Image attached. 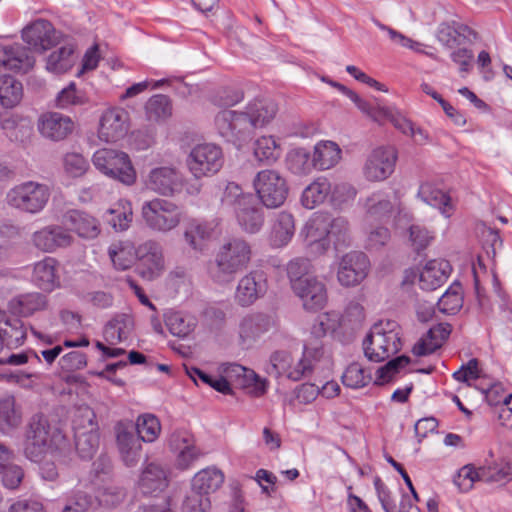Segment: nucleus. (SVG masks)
<instances>
[{
    "label": "nucleus",
    "mask_w": 512,
    "mask_h": 512,
    "mask_svg": "<svg viewBox=\"0 0 512 512\" xmlns=\"http://www.w3.org/2000/svg\"><path fill=\"white\" fill-rule=\"evenodd\" d=\"M66 446V437L61 429L52 426L43 414H35L29 420L24 443L25 456L40 462L47 453L61 451Z\"/></svg>",
    "instance_id": "nucleus-1"
},
{
    "label": "nucleus",
    "mask_w": 512,
    "mask_h": 512,
    "mask_svg": "<svg viewBox=\"0 0 512 512\" xmlns=\"http://www.w3.org/2000/svg\"><path fill=\"white\" fill-rule=\"evenodd\" d=\"M402 342L395 321L375 323L363 340L365 357L375 363L382 362L401 350Z\"/></svg>",
    "instance_id": "nucleus-2"
},
{
    "label": "nucleus",
    "mask_w": 512,
    "mask_h": 512,
    "mask_svg": "<svg viewBox=\"0 0 512 512\" xmlns=\"http://www.w3.org/2000/svg\"><path fill=\"white\" fill-rule=\"evenodd\" d=\"M250 259L249 243L241 238L230 239L216 255L212 276L219 283L229 282L238 271L248 265Z\"/></svg>",
    "instance_id": "nucleus-3"
},
{
    "label": "nucleus",
    "mask_w": 512,
    "mask_h": 512,
    "mask_svg": "<svg viewBox=\"0 0 512 512\" xmlns=\"http://www.w3.org/2000/svg\"><path fill=\"white\" fill-rule=\"evenodd\" d=\"M223 201L233 206L237 222L245 232L255 234L261 230L264 224L263 210L252 194H244L240 186L229 183Z\"/></svg>",
    "instance_id": "nucleus-4"
},
{
    "label": "nucleus",
    "mask_w": 512,
    "mask_h": 512,
    "mask_svg": "<svg viewBox=\"0 0 512 512\" xmlns=\"http://www.w3.org/2000/svg\"><path fill=\"white\" fill-rule=\"evenodd\" d=\"M182 214V209L176 203L162 198L145 201L141 208L145 226L159 233H167L178 227Z\"/></svg>",
    "instance_id": "nucleus-5"
},
{
    "label": "nucleus",
    "mask_w": 512,
    "mask_h": 512,
    "mask_svg": "<svg viewBox=\"0 0 512 512\" xmlns=\"http://www.w3.org/2000/svg\"><path fill=\"white\" fill-rule=\"evenodd\" d=\"M92 161L100 172L125 185H132L136 181L135 169L125 152L99 149L94 153Z\"/></svg>",
    "instance_id": "nucleus-6"
},
{
    "label": "nucleus",
    "mask_w": 512,
    "mask_h": 512,
    "mask_svg": "<svg viewBox=\"0 0 512 512\" xmlns=\"http://www.w3.org/2000/svg\"><path fill=\"white\" fill-rule=\"evenodd\" d=\"M49 198L50 191L48 187L34 181L16 185L6 195L9 206L30 214L42 211Z\"/></svg>",
    "instance_id": "nucleus-7"
},
{
    "label": "nucleus",
    "mask_w": 512,
    "mask_h": 512,
    "mask_svg": "<svg viewBox=\"0 0 512 512\" xmlns=\"http://www.w3.org/2000/svg\"><path fill=\"white\" fill-rule=\"evenodd\" d=\"M253 185L259 200L267 208H278L287 199L289 192L287 181L277 170L259 171L253 180Z\"/></svg>",
    "instance_id": "nucleus-8"
},
{
    "label": "nucleus",
    "mask_w": 512,
    "mask_h": 512,
    "mask_svg": "<svg viewBox=\"0 0 512 512\" xmlns=\"http://www.w3.org/2000/svg\"><path fill=\"white\" fill-rule=\"evenodd\" d=\"M223 162L221 148L212 143L197 144L191 149L186 159L187 167L196 179L216 174Z\"/></svg>",
    "instance_id": "nucleus-9"
},
{
    "label": "nucleus",
    "mask_w": 512,
    "mask_h": 512,
    "mask_svg": "<svg viewBox=\"0 0 512 512\" xmlns=\"http://www.w3.org/2000/svg\"><path fill=\"white\" fill-rule=\"evenodd\" d=\"M215 126L218 133L228 142L242 143L248 140L253 132L251 122L245 110L238 112L224 109L215 117Z\"/></svg>",
    "instance_id": "nucleus-10"
},
{
    "label": "nucleus",
    "mask_w": 512,
    "mask_h": 512,
    "mask_svg": "<svg viewBox=\"0 0 512 512\" xmlns=\"http://www.w3.org/2000/svg\"><path fill=\"white\" fill-rule=\"evenodd\" d=\"M117 449L120 458L127 467H134L142 458L141 439L135 433L132 420L123 419L114 425Z\"/></svg>",
    "instance_id": "nucleus-11"
},
{
    "label": "nucleus",
    "mask_w": 512,
    "mask_h": 512,
    "mask_svg": "<svg viewBox=\"0 0 512 512\" xmlns=\"http://www.w3.org/2000/svg\"><path fill=\"white\" fill-rule=\"evenodd\" d=\"M138 260L137 273L146 280H154L164 270L163 249L160 243L155 240H148L135 250Z\"/></svg>",
    "instance_id": "nucleus-12"
},
{
    "label": "nucleus",
    "mask_w": 512,
    "mask_h": 512,
    "mask_svg": "<svg viewBox=\"0 0 512 512\" xmlns=\"http://www.w3.org/2000/svg\"><path fill=\"white\" fill-rule=\"evenodd\" d=\"M397 151L392 146L377 147L368 155L363 167V173L369 181H383L395 169Z\"/></svg>",
    "instance_id": "nucleus-13"
},
{
    "label": "nucleus",
    "mask_w": 512,
    "mask_h": 512,
    "mask_svg": "<svg viewBox=\"0 0 512 512\" xmlns=\"http://www.w3.org/2000/svg\"><path fill=\"white\" fill-rule=\"evenodd\" d=\"M370 262L365 253L351 251L342 256L337 279L342 286L352 287L360 284L368 275Z\"/></svg>",
    "instance_id": "nucleus-14"
},
{
    "label": "nucleus",
    "mask_w": 512,
    "mask_h": 512,
    "mask_svg": "<svg viewBox=\"0 0 512 512\" xmlns=\"http://www.w3.org/2000/svg\"><path fill=\"white\" fill-rule=\"evenodd\" d=\"M292 290L300 298L302 306L306 311L316 312L323 309L327 304L326 286L316 277L298 280Z\"/></svg>",
    "instance_id": "nucleus-15"
},
{
    "label": "nucleus",
    "mask_w": 512,
    "mask_h": 512,
    "mask_svg": "<svg viewBox=\"0 0 512 512\" xmlns=\"http://www.w3.org/2000/svg\"><path fill=\"white\" fill-rule=\"evenodd\" d=\"M22 39L35 50L42 52L56 45L59 36L48 20L37 19L23 29Z\"/></svg>",
    "instance_id": "nucleus-16"
},
{
    "label": "nucleus",
    "mask_w": 512,
    "mask_h": 512,
    "mask_svg": "<svg viewBox=\"0 0 512 512\" xmlns=\"http://www.w3.org/2000/svg\"><path fill=\"white\" fill-rule=\"evenodd\" d=\"M267 278L263 271H251L238 283L235 298L239 305L249 306L267 292Z\"/></svg>",
    "instance_id": "nucleus-17"
},
{
    "label": "nucleus",
    "mask_w": 512,
    "mask_h": 512,
    "mask_svg": "<svg viewBox=\"0 0 512 512\" xmlns=\"http://www.w3.org/2000/svg\"><path fill=\"white\" fill-rule=\"evenodd\" d=\"M301 234L313 252L325 253L330 248L328 215L318 214L310 218Z\"/></svg>",
    "instance_id": "nucleus-18"
},
{
    "label": "nucleus",
    "mask_w": 512,
    "mask_h": 512,
    "mask_svg": "<svg viewBox=\"0 0 512 512\" xmlns=\"http://www.w3.org/2000/svg\"><path fill=\"white\" fill-rule=\"evenodd\" d=\"M292 358L289 352L284 350L275 351L270 356V363L267 367V373L278 378L285 374L287 378L293 381H299L306 374L311 372V365L305 361H299L292 367Z\"/></svg>",
    "instance_id": "nucleus-19"
},
{
    "label": "nucleus",
    "mask_w": 512,
    "mask_h": 512,
    "mask_svg": "<svg viewBox=\"0 0 512 512\" xmlns=\"http://www.w3.org/2000/svg\"><path fill=\"white\" fill-rule=\"evenodd\" d=\"M73 237L63 226L49 225L32 235L33 245L43 252H53L57 248L68 247Z\"/></svg>",
    "instance_id": "nucleus-20"
},
{
    "label": "nucleus",
    "mask_w": 512,
    "mask_h": 512,
    "mask_svg": "<svg viewBox=\"0 0 512 512\" xmlns=\"http://www.w3.org/2000/svg\"><path fill=\"white\" fill-rule=\"evenodd\" d=\"M128 113L120 108L105 111L100 120L99 137L106 142H117L128 131Z\"/></svg>",
    "instance_id": "nucleus-21"
},
{
    "label": "nucleus",
    "mask_w": 512,
    "mask_h": 512,
    "mask_svg": "<svg viewBox=\"0 0 512 512\" xmlns=\"http://www.w3.org/2000/svg\"><path fill=\"white\" fill-rule=\"evenodd\" d=\"M62 223L67 231L76 233L84 239H94L100 233L98 220L85 211L70 209L63 214Z\"/></svg>",
    "instance_id": "nucleus-22"
},
{
    "label": "nucleus",
    "mask_w": 512,
    "mask_h": 512,
    "mask_svg": "<svg viewBox=\"0 0 512 512\" xmlns=\"http://www.w3.org/2000/svg\"><path fill=\"white\" fill-rule=\"evenodd\" d=\"M27 337L24 322L16 315L0 310V339L3 346L13 349L23 345Z\"/></svg>",
    "instance_id": "nucleus-23"
},
{
    "label": "nucleus",
    "mask_w": 512,
    "mask_h": 512,
    "mask_svg": "<svg viewBox=\"0 0 512 512\" xmlns=\"http://www.w3.org/2000/svg\"><path fill=\"white\" fill-rule=\"evenodd\" d=\"M276 326L273 317L264 313L244 316L239 323V337L242 343H253Z\"/></svg>",
    "instance_id": "nucleus-24"
},
{
    "label": "nucleus",
    "mask_w": 512,
    "mask_h": 512,
    "mask_svg": "<svg viewBox=\"0 0 512 512\" xmlns=\"http://www.w3.org/2000/svg\"><path fill=\"white\" fill-rule=\"evenodd\" d=\"M74 124L68 116L57 112H49L41 115L38 121V129L41 135L53 141L65 139L72 133Z\"/></svg>",
    "instance_id": "nucleus-25"
},
{
    "label": "nucleus",
    "mask_w": 512,
    "mask_h": 512,
    "mask_svg": "<svg viewBox=\"0 0 512 512\" xmlns=\"http://www.w3.org/2000/svg\"><path fill=\"white\" fill-rule=\"evenodd\" d=\"M147 187L158 194L170 196L180 191L182 178L174 168H155L149 173Z\"/></svg>",
    "instance_id": "nucleus-26"
},
{
    "label": "nucleus",
    "mask_w": 512,
    "mask_h": 512,
    "mask_svg": "<svg viewBox=\"0 0 512 512\" xmlns=\"http://www.w3.org/2000/svg\"><path fill=\"white\" fill-rule=\"evenodd\" d=\"M34 62V57L26 47L20 44L10 46L0 44V66L14 72L27 73Z\"/></svg>",
    "instance_id": "nucleus-27"
},
{
    "label": "nucleus",
    "mask_w": 512,
    "mask_h": 512,
    "mask_svg": "<svg viewBox=\"0 0 512 512\" xmlns=\"http://www.w3.org/2000/svg\"><path fill=\"white\" fill-rule=\"evenodd\" d=\"M48 306L47 296L39 292L19 294L9 300L8 312L18 317H30Z\"/></svg>",
    "instance_id": "nucleus-28"
},
{
    "label": "nucleus",
    "mask_w": 512,
    "mask_h": 512,
    "mask_svg": "<svg viewBox=\"0 0 512 512\" xmlns=\"http://www.w3.org/2000/svg\"><path fill=\"white\" fill-rule=\"evenodd\" d=\"M170 447L179 451L178 465L182 469H187L194 461L203 455L201 451L194 446L192 437L186 431L174 432L169 440Z\"/></svg>",
    "instance_id": "nucleus-29"
},
{
    "label": "nucleus",
    "mask_w": 512,
    "mask_h": 512,
    "mask_svg": "<svg viewBox=\"0 0 512 512\" xmlns=\"http://www.w3.org/2000/svg\"><path fill=\"white\" fill-rule=\"evenodd\" d=\"M451 272L446 260L429 261L420 273L419 285L423 290L432 291L443 285Z\"/></svg>",
    "instance_id": "nucleus-30"
},
{
    "label": "nucleus",
    "mask_w": 512,
    "mask_h": 512,
    "mask_svg": "<svg viewBox=\"0 0 512 512\" xmlns=\"http://www.w3.org/2000/svg\"><path fill=\"white\" fill-rule=\"evenodd\" d=\"M278 111L277 104L270 99H255L250 102L245 113L251 122L252 132L270 123L276 116Z\"/></svg>",
    "instance_id": "nucleus-31"
},
{
    "label": "nucleus",
    "mask_w": 512,
    "mask_h": 512,
    "mask_svg": "<svg viewBox=\"0 0 512 512\" xmlns=\"http://www.w3.org/2000/svg\"><path fill=\"white\" fill-rule=\"evenodd\" d=\"M452 332V326L448 323H439L429 329L427 339L420 340L414 345L412 352L416 356H425L434 353Z\"/></svg>",
    "instance_id": "nucleus-32"
},
{
    "label": "nucleus",
    "mask_w": 512,
    "mask_h": 512,
    "mask_svg": "<svg viewBox=\"0 0 512 512\" xmlns=\"http://www.w3.org/2000/svg\"><path fill=\"white\" fill-rule=\"evenodd\" d=\"M295 233V221L291 213L282 211L278 213L273 221L270 243L275 248L286 246Z\"/></svg>",
    "instance_id": "nucleus-33"
},
{
    "label": "nucleus",
    "mask_w": 512,
    "mask_h": 512,
    "mask_svg": "<svg viewBox=\"0 0 512 512\" xmlns=\"http://www.w3.org/2000/svg\"><path fill=\"white\" fill-rule=\"evenodd\" d=\"M57 260L52 257H45L34 265L32 281L46 292H51L58 285L56 275Z\"/></svg>",
    "instance_id": "nucleus-34"
},
{
    "label": "nucleus",
    "mask_w": 512,
    "mask_h": 512,
    "mask_svg": "<svg viewBox=\"0 0 512 512\" xmlns=\"http://www.w3.org/2000/svg\"><path fill=\"white\" fill-rule=\"evenodd\" d=\"M133 328L134 320L131 315H116L105 325L104 339L109 345H115L128 339Z\"/></svg>",
    "instance_id": "nucleus-35"
},
{
    "label": "nucleus",
    "mask_w": 512,
    "mask_h": 512,
    "mask_svg": "<svg viewBox=\"0 0 512 512\" xmlns=\"http://www.w3.org/2000/svg\"><path fill=\"white\" fill-rule=\"evenodd\" d=\"M97 505V498L91 493L73 489L65 494L60 512H93Z\"/></svg>",
    "instance_id": "nucleus-36"
},
{
    "label": "nucleus",
    "mask_w": 512,
    "mask_h": 512,
    "mask_svg": "<svg viewBox=\"0 0 512 512\" xmlns=\"http://www.w3.org/2000/svg\"><path fill=\"white\" fill-rule=\"evenodd\" d=\"M140 486L145 494L162 491L167 486L166 471L157 463H150L142 472Z\"/></svg>",
    "instance_id": "nucleus-37"
},
{
    "label": "nucleus",
    "mask_w": 512,
    "mask_h": 512,
    "mask_svg": "<svg viewBox=\"0 0 512 512\" xmlns=\"http://www.w3.org/2000/svg\"><path fill=\"white\" fill-rule=\"evenodd\" d=\"M223 482L224 475L220 470L206 468L195 474L191 482V487L209 496L210 493L217 491Z\"/></svg>",
    "instance_id": "nucleus-38"
},
{
    "label": "nucleus",
    "mask_w": 512,
    "mask_h": 512,
    "mask_svg": "<svg viewBox=\"0 0 512 512\" xmlns=\"http://www.w3.org/2000/svg\"><path fill=\"white\" fill-rule=\"evenodd\" d=\"M331 192V183L327 178L320 177L307 186L301 196L302 205L305 208L313 209L323 203Z\"/></svg>",
    "instance_id": "nucleus-39"
},
{
    "label": "nucleus",
    "mask_w": 512,
    "mask_h": 512,
    "mask_svg": "<svg viewBox=\"0 0 512 512\" xmlns=\"http://www.w3.org/2000/svg\"><path fill=\"white\" fill-rule=\"evenodd\" d=\"M22 421V414L16 407L14 396L6 395L0 399V430L8 433L18 427Z\"/></svg>",
    "instance_id": "nucleus-40"
},
{
    "label": "nucleus",
    "mask_w": 512,
    "mask_h": 512,
    "mask_svg": "<svg viewBox=\"0 0 512 512\" xmlns=\"http://www.w3.org/2000/svg\"><path fill=\"white\" fill-rule=\"evenodd\" d=\"M23 97L22 83L15 77L3 75L0 77V102L5 108L18 105Z\"/></svg>",
    "instance_id": "nucleus-41"
},
{
    "label": "nucleus",
    "mask_w": 512,
    "mask_h": 512,
    "mask_svg": "<svg viewBox=\"0 0 512 512\" xmlns=\"http://www.w3.org/2000/svg\"><path fill=\"white\" fill-rule=\"evenodd\" d=\"M99 447L98 429L75 431V448L80 458L84 460L92 459Z\"/></svg>",
    "instance_id": "nucleus-42"
},
{
    "label": "nucleus",
    "mask_w": 512,
    "mask_h": 512,
    "mask_svg": "<svg viewBox=\"0 0 512 512\" xmlns=\"http://www.w3.org/2000/svg\"><path fill=\"white\" fill-rule=\"evenodd\" d=\"M341 150L334 142L327 141L317 144L313 154V165L320 170L334 166L340 159Z\"/></svg>",
    "instance_id": "nucleus-43"
},
{
    "label": "nucleus",
    "mask_w": 512,
    "mask_h": 512,
    "mask_svg": "<svg viewBox=\"0 0 512 512\" xmlns=\"http://www.w3.org/2000/svg\"><path fill=\"white\" fill-rule=\"evenodd\" d=\"M340 325V315L337 312H325L319 314L311 326L310 338L321 340L327 334L333 333Z\"/></svg>",
    "instance_id": "nucleus-44"
},
{
    "label": "nucleus",
    "mask_w": 512,
    "mask_h": 512,
    "mask_svg": "<svg viewBox=\"0 0 512 512\" xmlns=\"http://www.w3.org/2000/svg\"><path fill=\"white\" fill-rule=\"evenodd\" d=\"M73 45H65L52 52L47 59L46 67L49 71L61 74L70 70L74 64Z\"/></svg>",
    "instance_id": "nucleus-45"
},
{
    "label": "nucleus",
    "mask_w": 512,
    "mask_h": 512,
    "mask_svg": "<svg viewBox=\"0 0 512 512\" xmlns=\"http://www.w3.org/2000/svg\"><path fill=\"white\" fill-rule=\"evenodd\" d=\"M480 481L486 483H505L512 479V468L508 463H494L478 468Z\"/></svg>",
    "instance_id": "nucleus-46"
},
{
    "label": "nucleus",
    "mask_w": 512,
    "mask_h": 512,
    "mask_svg": "<svg viewBox=\"0 0 512 512\" xmlns=\"http://www.w3.org/2000/svg\"><path fill=\"white\" fill-rule=\"evenodd\" d=\"M212 228L207 223H200L192 221L184 233V238L189 246L198 251H202L205 246V241L210 238Z\"/></svg>",
    "instance_id": "nucleus-47"
},
{
    "label": "nucleus",
    "mask_w": 512,
    "mask_h": 512,
    "mask_svg": "<svg viewBox=\"0 0 512 512\" xmlns=\"http://www.w3.org/2000/svg\"><path fill=\"white\" fill-rule=\"evenodd\" d=\"M463 306L462 287L460 283H454L439 298L437 308L444 314H456Z\"/></svg>",
    "instance_id": "nucleus-48"
},
{
    "label": "nucleus",
    "mask_w": 512,
    "mask_h": 512,
    "mask_svg": "<svg viewBox=\"0 0 512 512\" xmlns=\"http://www.w3.org/2000/svg\"><path fill=\"white\" fill-rule=\"evenodd\" d=\"M136 247L131 242H122L118 246L109 249V256L113 265L118 270L129 269L136 260Z\"/></svg>",
    "instance_id": "nucleus-49"
},
{
    "label": "nucleus",
    "mask_w": 512,
    "mask_h": 512,
    "mask_svg": "<svg viewBox=\"0 0 512 512\" xmlns=\"http://www.w3.org/2000/svg\"><path fill=\"white\" fill-rule=\"evenodd\" d=\"M134 425L136 435L144 442H153L161 430L159 420L151 414L139 416Z\"/></svg>",
    "instance_id": "nucleus-50"
},
{
    "label": "nucleus",
    "mask_w": 512,
    "mask_h": 512,
    "mask_svg": "<svg viewBox=\"0 0 512 512\" xmlns=\"http://www.w3.org/2000/svg\"><path fill=\"white\" fill-rule=\"evenodd\" d=\"M254 155L260 162L271 163L280 157V149L272 136H263L255 142Z\"/></svg>",
    "instance_id": "nucleus-51"
},
{
    "label": "nucleus",
    "mask_w": 512,
    "mask_h": 512,
    "mask_svg": "<svg viewBox=\"0 0 512 512\" xmlns=\"http://www.w3.org/2000/svg\"><path fill=\"white\" fill-rule=\"evenodd\" d=\"M418 197L428 205L441 209L443 213L446 212V207L450 201V197L446 193L430 183H424L420 186Z\"/></svg>",
    "instance_id": "nucleus-52"
},
{
    "label": "nucleus",
    "mask_w": 512,
    "mask_h": 512,
    "mask_svg": "<svg viewBox=\"0 0 512 512\" xmlns=\"http://www.w3.org/2000/svg\"><path fill=\"white\" fill-rule=\"evenodd\" d=\"M372 377L370 373H366L361 364L357 362L351 363L342 375V382L346 387L353 389L362 388L368 385Z\"/></svg>",
    "instance_id": "nucleus-53"
},
{
    "label": "nucleus",
    "mask_w": 512,
    "mask_h": 512,
    "mask_svg": "<svg viewBox=\"0 0 512 512\" xmlns=\"http://www.w3.org/2000/svg\"><path fill=\"white\" fill-rule=\"evenodd\" d=\"M146 111L150 119H166L172 114L171 100L163 94L154 95L148 100Z\"/></svg>",
    "instance_id": "nucleus-54"
},
{
    "label": "nucleus",
    "mask_w": 512,
    "mask_h": 512,
    "mask_svg": "<svg viewBox=\"0 0 512 512\" xmlns=\"http://www.w3.org/2000/svg\"><path fill=\"white\" fill-rule=\"evenodd\" d=\"M328 224L330 243L333 242L336 249L340 246L347 245L349 241L348 221L343 217L332 219L328 216Z\"/></svg>",
    "instance_id": "nucleus-55"
},
{
    "label": "nucleus",
    "mask_w": 512,
    "mask_h": 512,
    "mask_svg": "<svg viewBox=\"0 0 512 512\" xmlns=\"http://www.w3.org/2000/svg\"><path fill=\"white\" fill-rule=\"evenodd\" d=\"M410 363V358L406 355H401L389 360L385 365L377 369V377L375 380L376 385H382L392 379V377L399 372V370Z\"/></svg>",
    "instance_id": "nucleus-56"
},
{
    "label": "nucleus",
    "mask_w": 512,
    "mask_h": 512,
    "mask_svg": "<svg viewBox=\"0 0 512 512\" xmlns=\"http://www.w3.org/2000/svg\"><path fill=\"white\" fill-rule=\"evenodd\" d=\"M367 213L376 219L389 217L393 210V204L380 193L373 194L366 201Z\"/></svg>",
    "instance_id": "nucleus-57"
},
{
    "label": "nucleus",
    "mask_w": 512,
    "mask_h": 512,
    "mask_svg": "<svg viewBox=\"0 0 512 512\" xmlns=\"http://www.w3.org/2000/svg\"><path fill=\"white\" fill-rule=\"evenodd\" d=\"M211 507L209 496L200 491H196L191 487L190 492L186 495L181 511L182 512H207Z\"/></svg>",
    "instance_id": "nucleus-58"
},
{
    "label": "nucleus",
    "mask_w": 512,
    "mask_h": 512,
    "mask_svg": "<svg viewBox=\"0 0 512 512\" xmlns=\"http://www.w3.org/2000/svg\"><path fill=\"white\" fill-rule=\"evenodd\" d=\"M109 214L111 217L108 222L116 231L127 230L133 219L130 203H126V205L119 203L118 207L109 210Z\"/></svg>",
    "instance_id": "nucleus-59"
},
{
    "label": "nucleus",
    "mask_w": 512,
    "mask_h": 512,
    "mask_svg": "<svg viewBox=\"0 0 512 512\" xmlns=\"http://www.w3.org/2000/svg\"><path fill=\"white\" fill-rule=\"evenodd\" d=\"M84 103H86L85 95L76 89V85L73 82L63 88L55 99L56 106L61 109L82 105Z\"/></svg>",
    "instance_id": "nucleus-60"
},
{
    "label": "nucleus",
    "mask_w": 512,
    "mask_h": 512,
    "mask_svg": "<svg viewBox=\"0 0 512 512\" xmlns=\"http://www.w3.org/2000/svg\"><path fill=\"white\" fill-rule=\"evenodd\" d=\"M350 93V99L355 103L357 108L367 116H369L372 120L376 122H383L385 121V116L388 115V108L380 106L378 103L377 105H373L370 102L362 99L360 96H358L355 92H349Z\"/></svg>",
    "instance_id": "nucleus-61"
},
{
    "label": "nucleus",
    "mask_w": 512,
    "mask_h": 512,
    "mask_svg": "<svg viewBox=\"0 0 512 512\" xmlns=\"http://www.w3.org/2000/svg\"><path fill=\"white\" fill-rule=\"evenodd\" d=\"M356 196L355 188L348 183H339L331 185L329 199L335 208H342L344 205L354 200Z\"/></svg>",
    "instance_id": "nucleus-62"
},
{
    "label": "nucleus",
    "mask_w": 512,
    "mask_h": 512,
    "mask_svg": "<svg viewBox=\"0 0 512 512\" xmlns=\"http://www.w3.org/2000/svg\"><path fill=\"white\" fill-rule=\"evenodd\" d=\"M231 372L240 376L243 375L246 386H253L257 396L263 395L267 389L266 380L260 378L253 370L247 369L239 364L231 365Z\"/></svg>",
    "instance_id": "nucleus-63"
},
{
    "label": "nucleus",
    "mask_w": 512,
    "mask_h": 512,
    "mask_svg": "<svg viewBox=\"0 0 512 512\" xmlns=\"http://www.w3.org/2000/svg\"><path fill=\"white\" fill-rule=\"evenodd\" d=\"M409 238L413 249L417 253H420L429 246L431 241L434 239V236L425 227L421 225H412L409 228Z\"/></svg>",
    "instance_id": "nucleus-64"
}]
</instances>
